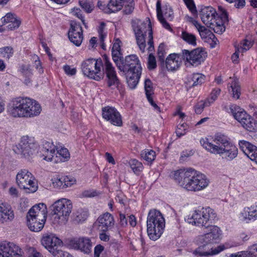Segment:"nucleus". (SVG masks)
I'll list each match as a JSON object with an SVG mask.
<instances>
[{
	"mask_svg": "<svg viewBox=\"0 0 257 257\" xmlns=\"http://www.w3.org/2000/svg\"><path fill=\"white\" fill-rule=\"evenodd\" d=\"M123 12L126 15L131 14L134 9V1H126L124 5Z\"/></svg>",
	"mask_w": 257,
	"mask_h": 257,
	"instance_id": "4d7b16f0",
	"label": "nucleus"
},
{
	"mask_svg": "<svg viewBox=\"0 0 257 257\" xmlns=\"http://www.w3.org/2000/svg\"><path fill=\"white\" fill-rule=\"evenodd\" d=\"M97 29L101 47L103 49H105V45L104 42L107 34L106 29V24L103 22H101Z\"/></svg>",
	"mask_w": 257,
	"mask_h": 257,
	"instance_id": "e433bc0d",
	"label": "nucleus"
},
{
	"mask_svg": "<svg viewBox=\"0 0 257 257\" xmlns=\"http://www.w3.org/2000/svg\"><path fill=\"white\" fill-rule=\"evenodd\" d=\"M165 46L163 44H161L158 49V55L159 59L161 61H163L165 57Z\"/></svg>",
	"mask_w": 257,
	"mask_h": 257,
	"instance_id": "0e129e2a",
	"label": "nucleus"
},
{
	"mask_svg": "<svg viewBox=\"0 0 257 257\" xmlns=\"http://www.w3.org/2000/svg\"><path fill=\"white\" fill-rule=\"evenodd\" d=\"M183 57L182 52L179 54H171L166 59V68L169 70H176L178 69L182 64Z\"/></svg>",
	"mask_w": 257,
	"mask_h": 257,
	"instance_id": "cd10ccee",
	"label": "nucleus"
},
{
	"mask_svg": "<svg viewBox=\"0 0 257 257\" xmlns=\"http://www.w3.org/2000/svg\"><path fill=\"white\" fill-rule=\"evenodd\" d=\"M52 186L56 189H63L62 177L60 176L53 177L51 180Z\"/></svg>",
	"mask_w": 257,
	"mask_h": 257,
	"instance_id": "603ef678",
	"label": "nucleus"
},
{
	"mask_svg": "<svg viewBox=\"0 0 257 257\" xmlns=\"http://www.w3.org/2000/svg\"><path fill=\"white\" fill-rule=\"evenodd\" d=\"M102 115L104 119L114 125L120 126L122 124L120 113L113 107L107 106L103 107Z\"/></svg>",
	"mask_w": 257,
	"mask_h": 257,
	"instance_id": "6ab92c4d",
	"label": "nucleus"
},
{
	"mask_svg": "<svg viewBox=\"0 0 257 257\" xmlns=\"http://www.w3.org/2000/svg\"><path fill=\"white\" fill-rule=\"evenodd\" d=\"M88 217V212L86 211L80 210L77 211L75 220L77 222H82Z\"/></svg>",
	"mask_w": 257,
	"mask_h": 257,
	"instance_id": "bf43d9fd",
	"label": "nucleus"
},
{
	"mask_svg": "<svg viewBox=\"0 0 257 257\" xmlns=\"http://www.w3.org/2000/svg\"><path fill=\"white\" fill-rule=\"evenodd\" d=\"M71 201L66 198H61L56 201L53 205V223L65 224L68 220L72 209Z\"/></svg>",
	"mask_w": 257,
	"mask_h": 257,
	"instance_id": "39448f33",
	"label": "nucleus"
},
{
	"mask_svg": "<svg viewBox=\"0 0 257 257\" xmlns=\"http://www.w3.org/2000/svg\"><path fill=\"white\" fill-rule=\"evenodd\" d=\"M186 181L184 189L190 191H199L206 188L210 181L207 176L194 169L190 168V171L186 175Z\"/></svg>",
	"mask_w": 257,
	"mask_h": 257,
	"instance_id": "20e7f679",
	"label": "nucleus"
},
{
	"mask_svg": "<svg viewBox=\"0 0 257 257\" xmlns=\"http://www.w3.org/2000/svg\"><path fill=\"white\" fill-rule=\"evenodd\" d=\"M145 89L147 98H150L154 94L153 84L149 79H146L145 81Z\"/></svg>",
	"mask_w": 257,
	"mask_h": 257,
	"instance_id": "09e8293b",
	"label": "nucleus"
},
{
	"mask_svg": "<svg viewBox=\"0 0 257 257\" xmlns=\"http://www.w3.org/2000/svg\"><path fill=\"white\" fill-rule=\"evenodd\" d=\"M130 167L135 174L139 175L144 168L142 163L136 159H131L129 161Z\"/></svg>",
	"mask_w": 257,
	"mask_h": 257,
	"instance_id": "a18cd8bd",
	"label": "nucleus"
},
{
	"mask_svg": "<svg viewBox=\"0 0 257 257\" xmlns=\"http://www.w3.org/2000/svg\"><path fill=\"white\" fill-rule=\"evenodd\" d=\"M71 14L73 16L77 17L81 21H83L84 17L82 15V11L78 8H73L71 10Z\"/></svg>",
	"mask_w": 257,
	"mask_h": 257,
	"instance_id": "69168bd1",
	"label": "nucleus"
},
{
	"mask_svg": "<svg viewBox=\"0 0 257 257\" xmlns=\"http://www.w3.org/2000/svg\"><path fill=\"white\" fill-rule=\"evenodd\" d=\"M37 147L34 138L26 136L22 137L20 142L14 151L17 154H21L22 157L29 160L36 152Z\"/></svg>",
	"mask_w": 257,
	"mask_h": 257,
	"instance_id": "1a4fd4ad",
	"label": "nucleus"
},
{
	"mask_svg": "<svg viewBox=\"0 0 257 257\" xmlns=\"http://www.w3.org/2000/svg\"><path fill=\"white\" fill-rule=\"evenodd\" d=\"M19 72L24 78L25 83L28 84L30 82L31 79L33 75L32 66L29 64H23L20 66Z\"/></svg>",
	"mask_w": 257,
	"mask_h": 257,
	"instance_id": "72a5a7b5",
	"label": "nucleus"
},
{
	"mask_svg": "<svg viewBox=\"0 0 257 257\" xmlns=\"http://www.w3.org/2000/svg\"><path fill=\"white\" fill-rule=\"evenodd\" d=\"M142 158L147 161L148 163H151L156 158V152L149 149H145L143 150L141 154Z\"/></svg>",
	"mask_w": 257,
	"mask_h": 257,
	"instance_id": "37998d69",
	"label": "nucleus"
},
{
	"mask_svg": "<svg viewBox=\"0 0 257 257\" xmlns=\"http://www.w3.org/2000/svg\"><path fill=\"white\" fill-rule=\"evenodd\" d=\"M16 182L20 188L28 190L29 193L35 192L38 185L33 174L28 170H21L16 176Z\"/></svg>",
	"mask_w": 257,
	"mask_h": 257,
	"instance_id": "9d476101",
	"label": "nucleus"
},
{
	"mask_svg": "<svg viewBox=\"0 0 257 257\" xmlns=\"http://www.w3.org/2000/svg\"><path fill=\"white\" fill-rule=\"evenodd\" d=\"M15 217L14 210L10 205L0 203V223L8 224L14 220Z\"/></svg>",
	"mask_w": 257,
	"mask_h": 257,
	"instance_id": "412c9836",
	"label": "nucleus"
},
{
	"mask_svg": "<svg viewBox=\"0 0 257 257\" xmlns=\"http://www.w3.org/2000/svg\"><path fill=\"white\" fill-rule=\"evenodd\" d=\"M13 49L11 47H4L0 48V56L9 59L13 55Z\"/></svg>",
	"mask_w": 257,
	"mask_h": 257,
	"instance_id": "8fccbe9b",
	"label": "nucleus"
},
{
	"mask_svg": "<svg viewBox=\"0 0 257 257\" xmlns=\"http://www.w3.org/2000/svg\"><path fill=\"white\" fill-rule=\"evenodd\" d=\"M231 82L228 84V88H230L232 97L238 99L241 94V88L237 79L230 78Z\"/></svg>",
	"mask_w": 257,
	"mask_h": 257,
	"instance_id": "c9c22d12",
	"label": "nucleus"
},
{
	"mask_svg": "<svg viewBox=\"0 0 257 257\" xmlns=\"http://www.w3.org/2000/svg\"><path fill=\"white\" fill-rule=\"evenodd\" d=\"M132 27L135 34L137 43L140 51L142 53L145 51L146 42L149 46L148 50L152 52L154 50L153 31L152 25L149 19L146 22H142L140 20L133 21Z\"/></svg>",
	"mask_w": 257,
	"mask_h": 257,
	"instance_id": "f03ea898",
	"label": "nucleus"
},
{
	"mask_svg": "<svg viewBox=\"0 0 257 257\" xmlns=\"http://www.w3.org/2000/svg\"><path fill=\"white\" fill-rule=\"evenodd\" d=\"M188 126L186 123H183L178 125L176 130V133L178 137H180L186 134L187 132Z\"/></svg>",
	"mask_w": 257,
	"mask_h": 257,
	"instance_id": "5fc2aeb1",
	"label": "nucleus"
},
{
	"mask_svg": "<svg viewBox=\"0 0 257 257\" xmlns=\"http://www.w3.org/2000/svg\"><path fill=\"white\" fill-rule=\"evenodd\" d=\"M47 216V208L44 203H39L34 205L29 211L27 217L36 218L43 221L46 220Z\"/></svg>",
	"mask_w": 257,
	"mask_h": 257,
	"instance_id": "4be33fe9",
	"label": "nucleus"
},
{
	"mask_svg": "<svg viewBox=\"0 0 257 257\" xmlns=\"http://www.w3.org/2000/svg\"><path fill=\"white\" fill-rule=\"evenodd\" d=\"M27 225L30 230L34 232H39L44 227L46 221H43L39 220L36 218L27 217Z\"/></svg>",
	"mask_w": 257,
	"mask_h": 257,
	"instance_id": "473e14b6",
	"label": "nucleus"
},
{
	"mask_svg": "<svg viewBox=\"0 0 257 257\" xmlns=\"http://www.w3.org/2000/svg\"><path fill=\"white\" fill-rule=\"evenodd\" d=\"M220 89L219 88L214 89L212 91L209 97L206 100L207 101L209 102L210 105L217 99L218 96L220 93Z\"/></svg>",
	"mask_w": 257,
	"mask_h": 257,
	"instance_id": "13d9d810",
	"label": "nucleus"
},
{
	"mask_svg": "<svg viewBox=\"0 0 257 257\" xmlns=\"http://www.w3.org/2000/svg\"><path fill=\"white\" fill-rule=\"evenodd\" d=\"M239 218L246 222L250 220H255L257 219V206L256 203L244 207L239 214Z\"/></svg>",
	"mask_w": 257,
	"mask_h": 257,
	"instance_id": "a878e982",
	"label": "nucleus"
},
{
	"mask_svg": "<svg viewBox=\"0 0 257 257\" xmlns=\"http://www.w3.org/2000/svg\"><path fill=\"white\" fill-rule=\"evenodd\" d=\"M157 225L154 224H147V233L149 238L152 240H156L159 239L164 232V228L157 229Z\"/></svg>",
	"mask_w": 257,
	"mask_h": 257,
	"instance_id": "f704fd0d",
	"label": "nucleus"
},
{
	"mask_svg": "<svg viewBox=\"0 0 257 257\" xmlns=\"http://www.w3.org/2000/svg\"><path fill=\"white\" fill-rule=\"evenodd\" d=\"M201 38L205 41H208L209 39L215 38V35L211 31L203 26L198 30Z\"/></svg>",
	"mask_w": 257,
	"mask_h": 257,
	"instance_id": "49530a36",
	"label": "nucleus"
},
{
	"mask_svg": "<svg viewBox=\"0 0 257 257\" xmlns=\"http://www.w3.org/2000/svg\"><path fill=\"white\" fill-rule=\"evenodd\" d=\"M213 215L212 210L210 208H199L187 215L185 220L194 225L207 227L209 226L210 221Z\"/></svg>",
	"mask_w": 257,
	"mask_h": 257,
	"instance_id": "423d86ee",
	"label": "nucleus"
},
{
	"mask_svg": "<svg viewBox=\"0 0 257 257\" xmlns=\"http://www.w3.org/2000/svg\"><path fill=\"white\" fill-rule=\"evenodd\" d=\"M219 17L216 18L217 24H219L225 28L224 24L228 21V14L226 10L222 6H218V14Z\"/></svg>",
	"mask_w": 257,
	"mask_h": 257,
	"instance_id": "ea45409f",
	"label": "nucleus"
},
{
	"mask_svg": "<svg viewBox=\"0 0 257 257\" xmlns=\"http://www.w3.org/2000/svg\"><path fill=\"white\" fill-rule=\"evenodd\" d=\"M183 1L191 13L195 14L197 10L193 0H183Z\"/></svg>",
	"mask_w": 257,
	"mask_h": 257,
	"instance_id": "052dcab7",
	"label": "nucleus"
},
{
	"mask_svg": "<svg viewBox=\"0 0 257 257\" xmlns=\"http://www.w3.org/2000/svg\"><path fill=\"white\" fill-rule=\"evenodd\" d=\"M19 246L13 242L0 243V257H24Z\"/></svg>",
	"mask_w": 257,
	"mask_h": 257,
	"instance_id": "f3484780",
	"label": "nucleus"
},
{
	"mask_svg": "<svg viewBox=\"0 0 257 257\" xmlns=\"http://www.w3.org/2000/svg\"><path fill=\"white\" fill-rule=\"evenodd\" d=\"M182 39L187 44L193 46L197 45L196 37L195 35L187 31H183L181 34Z\"/></svg>",
	"mask_w": 257,
	"mask_h": 257,
	"instance_id": "79ce46f5",
	"label": "nucleus"
},
{
	"mask_svg": "<svg viewBox=\"0 0 257 257\" xmlns=\"http://www.w3.org/2000/svg\"><path fill=\"white\" fill-rule=\"evenodd\" d=\"M28 100V98L14 99L8 105V112L14 117L27 118Z\"/></svg>",
	"mask_w": 257,
	"mask_h": 257,
	"instance_id": "9b49d317",
	"label": "nucleus"
},
{
	"mask_svg": "<svg viewBox=\"0 0 257 257\" xmlns=\"http://www.w3.org/2000/svg\"><path fill=\"white\" fill-rule=\"evenodd\" d=\"M79 4L81 8L87 13H90L93 10V6L88 2L80 1Z\"/></svg>",
	"mask_w": 257,
	"mask_h": 257,
	"instance_id": "e2e57ef3",
	"label": "nucleus"
},
{
	"mask_svg": "<svg viewBox=\"0 0 257 257\" xmlns=\"http://www.w3.org/2000/svg\"><path fill=\"white\" fill-rule=\"evenodd\" d=\"M41 152L44 157V160L49 162H52L55 163H59L58 156H55L56 152L53 153V151H51L48 149H42Z\"/></svg>",
	"mask_w": 257,
	"mask_h": 257,
	"instance_id": "a19ab883",
	"label": "nucleus"
},
{
	"mask_svg": "<svg viewBox=\"0 0 257 257\" xmlns=\"http://www.w3.org/2000/svg\"><path fill=\"white\" fill-rule=\"evenodd\" d=\"M33 66L32 68L35 67L39 74H41L43 73L44 69L42 66V63L40 60L39 57L37 55H35L33 57Z\"/></svg>",
	"mask_w": 257,
	"mask_h": 257,
	"instance_id": "3c124183",
	"label": "nucleus"
},
{
	"mask_svg": "<svg viewBox=\"0 0 257 257\" xmlns=\"http://www.w3.org/2000/svg\"><path fill=\"white\" fill-rule=\"evenodd\" d=\"M216 15L217 13L215 10L211 7H204L200 12V17L202 22L215 33L221 34L224 32L225 28L221 25L217 24Z\"/></svg>",
	"mask_w": 257,
	"mask_h": 257,
	"instance_id": "6e6552de",
	"label": "nucleus"
},
{
	"mask_svg": "<svg viewBox=\"0 0 257 257\" xmlns=\"http://www.w3.org/2000/svg\"><path fill=\"white\" fill-rule=\"evenodd\" d=\"M102 59H93V58H88L84 60L81 65V70L83 73V74L86 76L87 74H90V72L91 69L93 68H97V65H99L100 61Z\"/></svg>",
	"mask_w": 257,
	"mask_h": 257,
	"instance_id": "c756f323",
	"label": "nucleus"
},
{
	"mask_svg": "<svg viewBox=\"0 0 257 257\" xmlns=\"http://www.w3.org/2000/svg\"><path fill=\"white\" fill-rule=\"evenodd\" d=\"M70 41L77 46L82 43L83 40L82 28L79 24L75 22L71 23V27L68 32Z\"/></svg>",
	"mask_w": 257,
	"mask_h": 257,
	"instance_id": "aec40b11",
	"label": "nucleus"
},
{
	"mask_svg": "<svg viewBox=\"0 0 257 257\" xmlns=\"http://www.w3.org/2000/svg\"><path fill=\"white\" fill-rule=\"evenodd\" d=\"M239 145L244 154L257 164V147L244 140L240 141Z\"/></svg>",
	"mask_w": 257,
	"mask_h": 257,
	"instance_id": "b1692460",
	"label": "nucleus"
},
{
	"mask_svg": "<svg viewBox=\"0 0 257 257\" xmlns=\"http://www.w3.org/2000/svg\"><path fill=\"white\" fill-rule=\"evenodd\" d=\"M182 56L183 57V60L192 66H197L205 60L207 53L204 49L197 48L191 51L188 50H182Z\"/></svg>",
	"mask_w": 257,
	"mask_h": 257,
	"instance_id": "4468645a",
	"label": "nucleus"
},
{
	"mask_svg": "<svg viewBox=\"0 0 257 257\" xmlns=\"http://www.w3.org/2000/svg\"><path fill=\"white\" fill-rule=\"evenodd\" d=\"M3 25L8 24L7 27L9 30H13L18 29L21 24V21L16 15L9 13L1 19Z\"/></svg>",
	"mask_w": 257,
	"mask_h": 257,
	"instance_id": "bb28decb",
	"label": "nucleus"
},
{
	"mask_svg": "<svg viewBox=\"0 0 257 257\" xmlns=\"http://www.w3.org/2000/svg\"><path fill=\"white\" fill-rule=\"evenodd\" d=\"M142 72L127 73V83L131 89H134L137 85Z\"/></svg>",
	"mask_w": 257,
	"mask_h": 257,
	"instance_id": "4c0bfd02",
	"label": "nucleus"
},
{
	"mask_svg": "<svg viewBox=\"0 0 257 257\" xmlns=\"http://www.w3.org/2000/svg\"><path fill=\"white\" fill-rule=\"evenodd\" d=\"M63 188L71 187L75 184V180L72 177L62 176Z\"/></svg>",
	"mask_w": 257,
	"mask_h": 257,
	"instance_id": "6e6d98bb",
	"label": "nucleus"
},
{
	"mask_svg": "<svg viewBox=\"0 0 257 257\" xmlns=\"http://www.w3.org/2000/svg\"><path fill=\"white\" fill-rule=\"evenodd\" d=\"M154 224L157 225V229L160 228H164L165 226V219L160 211L156 209L151 210L148 215L147 224Z\"/></svg>",
	"mask_w": 257,
	"mask_h": 257,
	"instance_id": "5701e85b",
	"label": "nucleus"
},
{
	"mask_svg": "<svg viewBox=\"0 0 257 257\" xmlns=\"http://www.w3.org/2000/svg\"><path fill=\"white\" fill-rule=\"evenodd\" d=\"M97 68L91 69L90 74L86 76L90 79L99 81L103 78L105 74L107 79V84L109 87L112 85L117 86L119 81L117 76L114 67L106 55L103 57V59L100 61L99 65L97 64Z\"/></svg>",
	"mask_w": 257,
	"mask_h": 257,
	"instance_id": "7ed1b4c3",
	"label": "nucleus"
},
{
	"mask_svg": "<svg viewBox=\"0 0 257 257\" xmlns=\"http://www.w3.org/2000/svg\"><path fill=\"white\" fill-rule=\"evenodd\" d=\"M202 245L199 246L193 251V254L198 256H208L219 253L225 249L237 246L239 245L238 243H225L224 244L218 245L213 248L210 247L208 244L203 243Z\"/></svg>",
	"mask_w": 257,
	"mask_h": 257,
	"instance_id": "ddd939ff",
	"label": "nucleus"
},
{
	"mask_svg": "<svg viewBox=\"0 0 257 257\" xmlns=\"http://www.w3.org/2000/svg\"><path fill=\"white\" fill-rule=\"evenodd\" d=\"M69 246L75 250H78L86 254L91 251L92 242L90 239L86 237H74L68 241Z\"/></svg>",
	"mask_w": 257,
	"mask_h": 257,
	"instance_id": "dca6fc26",
	"label": "nucleus"
},
{
	"mask_svg": "<svg viewBox=\"0 0 257 257\" xmlns=\"http://www.w3.org/2000/svg\"><path fill=\"white\" fill-rule=\"evenodd\" d=\"M157 18L162 24L164 28L167 30L171 29L168 23L167 22L163 16L169 21L173 20L174 18V13L172 9L169 6L166 5L163 7V10L161 9V3L160 0H158L156 4Z\"/></svg>",
	"mask_w": 257,
	"mask_h": 257,
	"instance_id": "2eb2a0df",
	"label": "nucleus"
},
{
	"mask_svg": "<svg viewBox=\"0 0 257 257\" xmlns=\"http://www.w3.org/2000/svg\"><path fill=\"white\" fill-rule=\"evenodd\" d=\"M221 234V230L218 227L210 226H209V232L202 236V240L203 243L209 244L218 240Z\"/></svg>",
	"mask_w": 257,
	"mask_h": 257,
	"instance_id": "c85d7f7f",
	"label": "nucleus"
},
{
	"mask_svg": "<svg viewBox=\"0 0 257 257\" xmlns=\"http://www.w3.org/2000/svg\"><path fill=\"white\" fill-rule=\"evenodd\" d=\"M253 45V42L250 40L244 39L242 40L239 44H235L234 47L237 49V51L243 53L248 50Z\"/></svg>",
	"mask_w": 257,
	"mask_h": 257,
	"instance_id": "58836bf2",
	"label": "nucleus"
},
{
	"mask_svg": "<svg viewBox=\"0 0 257 257\" xmlns=\"http://www.w3.org/2000/svg\"><path fill=\"white\" fill-rule=\"evenodd\" d=\"M27 118L38 116L41 112L40 104L35 100L28 98Z\"/></svg>",
	"mask_w": 257,
	"mask_h": 257,
	"instance_id": "7c9ffc66",
	"label": "nucleus"
},
{
	"mask_svg": "<svg viewBox=\"0 0 257 257\" xmlns=\"http://www.w3.org/2000/svg\"><path fill=\"white\" fill-rule=\"evenodd\" d=\"M157 66L155 57L152 54H150L148 60V67L149 69H153Z\"/></svg>",
	"mask_w": 257,
	"mask_h": 257,
	"instance_id": "680f3d73",
	"label": "nucleus"
},
{
	"mask_svg": "<svg viewBox=\"0 0 257 257\" xmlns=\"http://www.w3.org/2000/svg\"><path fill=\"white\" fill-rule=\"evenodd\" d=\"M99 227L103 231H106L111 229L114 225V219L113 215L106 212L100 215L97 220Z\"/></svg>",
	"mask_w": 257,
	"mask_h": 257,
	"instance_id": "393cba45",
	"label": "nucleus"
},
{
	"mask_svg": "<svg viewBox=\"0 0 257 257\" xmlns=\"http://www.w3.org/2000/svg\"><path fill=\"white\" fill-rule=\"evenodd\" d=\"M209 105V102L206 100L205 101H201L195 105L194 107L195 111L197 114H200L203 111L204 107Z\"/></svg>",
	"mask_w": 257,
	"mask_h": 257,
	"instance_id": "864d4df0",
	"label": "nucleus"
},
{
	"mask_svg": "<svg viewBox=\"0 0 257 257\" xmlns=\"http://www.w3.org/2000/svg\"><path fill=\"white\" fill-rule=\"evenodd\" d=\"M112 59L119 70L121 71L124 61L121 56H112Z\"/></svg>",
	"mask_w": 257,
	"mask_h": 257,
	"instance_id": "338daca9",
	"label": "nucleus"
},
{
	"mask_svg": "<svg viewBox=\"0 0 257 257\" xmlns=\"http://www.w3.org/2000/svg\"><path fill=\"white\" fill-rule=\"evenodd\" d=\"M42 245L54 257H68L69 254L62 250L63 242L61 239L52 233L44 234L41 239Z\"/></svg>",
	"mask_w": 257,
	"mask_h": 257,
	"instance_id": "0eeeda50",
	"label": "nucleus"
},
{
	"mask_svg": "<svg viewBox=\"0 0 257 257\" xmlns=\"http://www.w3.org/2000/svg\"><path fill=\"white\" fill-rule=\"evenodd\" d=\"M190 168L181 169L175 171L172 173V177L182 188H184L186 181H187L186 175L190 171Z\"/></svg>",
	"mask_w": 257,
	"mask_h": 257,
	"instance_id": "2f4dec72",
	"label": "nucleus"
},
{
	"mask_svg": "<svg viewBox=\"0 0 257 257\" xmlns=\"http://www.w3.org/2000/svg\"><path fill=\"white\" fill-rule=\"evenodd\" d=\"M200 142L208 152L218 154L227 161L233 160L238 155L237 148L229 142L227 137L221 134L215 135L212 142L205 138L201 139Z\"/></svg>",
	"mask_w": 257,
	"mask_h": 257,
	"instance_id": "f257e3e1",
	"label": "nucleus"
},
{
	"mask_svg": "<svg viewBox=\"0 0 257 257\" xmlns=\"http://www.w3.org/2000/svg\"><path fill=\"white\" fill-rule=\"evenodd\" d=\"M63 70L65 73L68 75H74L76 73V69L75 68H72L68 65L63 66Z\"/></svg>",
	"mask_w": 257,
	"mask_h": 257,
	"instance_id": "774afa93",
	"label": "nucleus"
},
{
	"mask_svg": "<svg viewBox=\"0 0 257 257\" xmlns=\"http://www.w3.org/2000/svg\"><path fill=\"white\" fill-rule=\"evenodd\" d=\"M205 76L200 73H195L192 74L191 80L193 82L192 86H195L201 85L205 81Z\"/></svg>",
	"mask_w": 257,
	"mask_h": 257,
	"instance_id": "de8ad7c7",
	"label": "nucleus"
},
{
	"mask_svg": "<svg viewBox=\"0 0 257 257\" xmlns=\"http://www.w3.org/2000/svg\"><path fill=\"white\" fill-rule=\"evenodd\" d=\"M230 109L234 118L239 122L244 128L250 132L254 129L255 124L253 119L246 111L238 106L234 105H231Z\"/></svg>",
	"mask_w": 257,
	"mask_h": 257,
	"instance_id": "f8f14e48",
	"label": "nucleus"
},
{
	"mask_svg": "<svg viewBox=\"0 0 257 257\" xmlns=\"http://www.w3.org/2000/svg\"><path fill=\"white\" fill-rule=\"evenodd\" d=\"M142 67L139 58L136 55H130L125 57L121 66V71L127 73L142 72Z\"/></svg>",
	"mask_w": 257,
	"mask_h": 257,
	"instance_id": "a211bd4d",
	"label": "nucleus"
},
{
	"mask_svg": "<svg viewBox=\"0 0 257 257\" xmlns=\"http://www.w3.org/2000/svg\"><path fill=\"white\" fill-rule=\"evenodd\" d=\"M57 156L59 159V162H64L67 161L70 159V154L67 149L61 148L57 150L55 156Z\"/></svg>",
	"mask_w": 257,
	"mask_h": 257,
	"instance_id": "c03bdc74",
	"label": "nucleus"
}]
</instances>
